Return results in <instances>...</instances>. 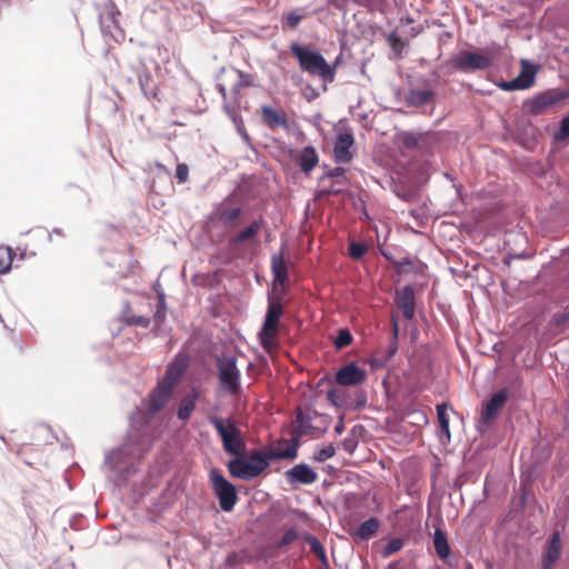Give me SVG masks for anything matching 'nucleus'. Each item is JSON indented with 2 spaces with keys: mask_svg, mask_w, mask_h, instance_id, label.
Here are the masks:
<instances>
[{
  "mask_svg": "<svg viewBox=\"0 0 569 569\" xmlns=\"http://www.w3.org/2000/svg\"><path fill=\"white\" fill-rule=\"evenodd\" d=\"M149 82H150V77L149 76H143V77H139V83H140V87L144 93V96L149 99H157L158 98V90L157 88L153 86V87H149Z\"/></svg>",
  "mask_w": 569,
  "mask_h": 569,
  "instance_id": "nucleus-36",
  "label": "nucleus"
},
{
  "mask_svg": "<svg viewBox=\"0 0 569 569\" xmlns=\"http://www.w3.org/2000/svg\"><path fill=\"white\" fill-rule=\"evenodd\" d=\"M199 397V392L193 389L190 393L184 396L181 401L178 409V418L181 420H188L194 410L196 401Z\"/></svg>",
  "mask_w": 569,
  "mask_h": 569,
  "instance_id": "nucleus-25",
  "label": "nucleus"
},
{
  "mask_svg": "<svg viewBox=\"0 0 569 569\" xmlns=\"http://www.w3.org/2000/svg\"><path fill=\"white\" fill-rule=\"evenodd\" d=\"M53 232H54V233H57V234H59V236H61V234H62V233H61V231H60L59 229H54V230H53Z\"/></svg>",
  "mask_w": 569,
  "mask_h": 569,
  "instance_id": "nucleus-53",
  "label": "nucleus"
},
{
  "mask_svg": "<svg viewBox=\"0 0 569 569\" xmlns=\"http://www.w3.org/2000/svg\"><path fill=\"white\" fill-rule=\"evenodd\" d=\"M366 370L350 362L341 367L336 373V382L343 387L357 386L366 380Z\"/></svg>",
  "mask_w": 569,
  "mask_h": 569,
  "instance_id": "nucleus-12",
  "label": "nucleus"
},
{
  "mask_svg": "<svg viewBox=\"0 0 569 569\" xmlns=\"http://www.w3.org/2000/svg\"><path fill=\"white\" fill-rule=\"evenodd\" d=\"M266 456V460H281L289 459L293 460L298 456V439L292 438L290 440L283 439L278 441L277 443L269 447V449L263 452Z\"/></svg>",
  "mask_w": 569,
  "mask_h": 569,
  "instance_id": "nucleus-10",
  "label": "nucleus"
},
{
  "mask_svg": "<svg viewBox=\"0 0 569 569\" xmlns=\"http://www.w3.org/2000/svg\"><path fill=\"white\" fill-rule=\"evenodd\" d=\"M555 137L557 140H565L569 138V116L562 119L561 127Z\"/></svg>",
  "mask_w": 569,
  "mask_h": 569,
  "instance_id": "nucleus-44",
  "label": "nucleus"
},
{
  "mask_svg": "<svg viewBox=\"0 0 569 569\" xmlns=\"http://www.w3.org/2000/svg\"><path fill=\"white\" fill-rule=\"evenodd\" d=\"M305 540L309 545L310 551L315 553L322 562H327L326 551L319 539L315 536L307 535Z\"/></svg>",
  "mask_w": 569,
  "mask_h": 569,
  "instance_id": "nucleus-29",
  "label": "nucleus"
},
{
  "mask_svg": "<svg viewBox=\"0 0 569 569\" xmlns=\"http://www.w3.org/2000/svg\"><path fill=\"white\" fill-rule=\"evenodd\" d=\"M263 226V219L260 218L259 220L253 221L250 223L246 229L237 233L234 237L230 239V243L233 246H238L240 243H243L248 240H251L254 238L262 229Z\"/></svg>",
  "mask_w": 569,
  "mask_h": 569,
  "instance_id": "nucleus-23",
  "label": "nucleus"
},
{
  "mask_svg": "<svg viewBox=\"0 0 569 569\" xmlns=\"http://www.w3.org/2000/svg\"><path fill=\"white\" fill-rule=\"evenodd\" d=\"M566 97L567 94L565 92L553 90L539 93L530 101V113L533 116L542 114L545 111L563 100Z\"/></svg>",
  "mask_w": 569,
  "mask_h": 569,
  "instance_id": "nucleus-11",
  "label": "nucleus"
},
{
  "mask_svg": "<svg viewBox=\"0 0 569 569\" xmlns=\"http://www.w3.org/2000/svg\"><path fill=\"white\" fill-rule=\"evenodd\" d=\"M536 69L527 60L521 61L520 73L510 81H501L499 88L505 91L529 89L535 83Z\"/></svg>",
  "mask_w": 569,
  "mask_h": 569,
  "instance_id": "nucleus-8",
  "label": "nucleus"
},
{
  "mask_svg": "<svg viewBox=\"0 0 569 569\" xmlns=\"http://www.w3.org/2000/svg\"><path fill=\"white\" fill-rule=\"evenodd\" d=\"M261 117L263 122L271 129L288 128V118L286 112L278 111L269 106L261 108Z\"/></svg>",
  "mask_w": 569,
  "mask_h": 569,
  "instance_id": "nucleus-18",
  "label": "nucleus"
},
{
  "mask_svg": "<svg viewBox=\"0 0 569 569\" xmlns=\"http://www.w3.org/2000/svg\"><path fill=\"white\" fill-rule=\"evenodd\" d=\"M398 336H399V326H398L396 317L393 316L392 317V338H391V342H390L386 353L382 357L376 359L377 362H379L380 365H383V363L389 361L395 356V353L398 350V345H397Z\"/></svg>",
  "mask_w": 569,
  "mask_h": 569,
  "instance_id": "nucleus-27",
  "label": "nucleus"
},
{
  "mask_svg": "<svg viewBox=\"0 0 569 569\" xmlns=\"http://www.w3.org/2000/svg\"><path fill=\"white\" fill-rule=\"evenodd\" d=\"M282 315L283 308L280 300L269 298L264 321L258 335L261 346L267 351L276 345V339L279 335L280 318Z\"/></svg>",
  "mask_w": 569,
  "mask_h": 569,
  "instance_id": "nucleus-5",
  "label": "nucleus"
},
{
  "mask_svg": "<svg viewBox=\"0 0 569 569\" xmlns=\"http://www.w3.org/2000/svg\"><path fill=\"white\" fill-rule=\"evenodd\" d=\"M209 422L214 427L221 438L223 450L233 456H240L246 449L241 437V430L234 425L231 418L210 416Z\"/></svg>",
  "mask_w": 569,
  "mask_h": 569,
  "instance_id": "nucleus-2",
  "label": "nucleus"
},
{
  "mask_svg": "<svg viewBox=\"0 0 569 569\" xmlns=\"http://www.w3.org/2000/svg\"><path fill=\"white\" fill-rule=\"evenodd\" d=\"M188 363H189L188 356H182V355L176 356L173 361L167 368V371L162 379V382L174 388V386L179 382L183 372L188 368Z\"/></svg>",
  "mask_w": 569,
  "mask_h": 569,
  "instance_id": "nucleus-16",
  "label": "nucleus"
},
{
  "mask_svg": "<svg viewBox=\"0 0 569 569\" xmlns=\"http://www.w3.org/2000/svg\"><path fill=\"white\" fill-rule=\"evenodd\" d=\"M561 539L560 533L558 531L553 532L543 557V569H551L555 562L559 559L561 553Z\"/></svg>",
  "mask_w": 569,
  "mask_h": 569,
  "instance_id": "nucleus-21",
  "label": "nucleus"
},
{
  "mask_svg": "<svg viewBox=\"0 0 569 569\" xmlns=\"http://www.w3.org/2000/svg\"><path fill=\"white\" fill-rule=\"evenodd\" d=\"M437 416L442 432L450 437L449 418L447 415V406L445 403L437 406Z\"/></svg>",
  "mask_w": 569,
  "mask_h": 569,
  "instance_id": "nucleus-33",
  "label": "nucleus"
},
{
  "mask_svg": "<svg viewBox=\"0 0 569 569\" xmlns=\"http://www.w3.org/2000/svg\"><path fill=\"white\" fill-rule=\"evenodd\" d=\"M166 309H167V306H166V296L163 292L159 291L158 292V308H157V311L154 313V320L157 323H162L164 321V318H166Z\"/></svg>",
  "mask_w": 569,
  "mask_h": 569,
  "instance_id": "nucleus-37",
  "label": "nucleus"
},
{
  "mask_svg": "<svg viewBox=\"0 0 569 569\" xmlns=\"http://www.w3.org/2000/svg\"><path fill=\"white\" fill-rule=\"evenodd\" d=\"M380 527L377 518H370L362 522L353 532V536L360 540H369Z\"/></svg>",
  "mask_w": 569,
  "mask_h": 569,
  "instance_id": "nucleus-26",
  "label": "nucleus"
},
{
  "mask_svg": "<svg viewBox=\"0 0 569 569\" xmlns=\"http://www.w3.org/2000/svg\"><path fill=\"white\" fill-rule=\"evenodd\" d=\"M403 143L406 147L411 148L418 143V139L415 138L413 136H407L403 140Z\"/></svg>",
  "mask_w": 569,
  "mask_h": 569,
  "instance_id": "nucleus-48",
  "label": "nucleus"
},
{
  "mask_svg": "<svg viewBox=\"0 0 569 569\" xmlns=\"http://www.w3.org/2000/svg\"><path fill=\"white\" fill-rule=\"evenodd\" d=\"M306 17L303 13H298L297 11H289L282 17V29H295L301 20Z\"/></svg>",
  "mask_w": 569,
  "mask_h": 569,
  "instance_id": "nucleus-30",
  "label": "nucleus"
},
{
  "mask_svg": "<svg viewBox=\"0 0 569 569\" xmlns=\"http://www.w3.org/2000/svg\"><path fill=\"white\" fill-rule=\"evenodd\" d=\"M112 9H114V3L113 2L110 3V10H112Z\"/></svg>",
  "mask_w": 569,
  "mask_h": 569,
  "instance_id": "nucleus-54",
  "label": "nucleus"
},
{
  "mask_svg": "<svg viewBox=\"0 0 569 569\" xmlns=\"http://www.w3.org/2000/svg\"><path fill=\"white\" fill-rule=\"evenodd\" d=\"M242 209L239 207H222L218 210V219L222 223H231L240 218Z\"/></svg>",
  "mask_w": 569,
  "mask_h": 569,
  "instance_id": "nucleus-28",
  "label": "nucleus"
},
{
  "mask_svg": "<svg viewBox=\"0 0 569 569\" xmlns=\"http://www.w3.org/2000/svg\"><path fill=\"white\" fill-rule=\"evenodd\" d=\"M340 184V181L333 182L329 188L322 189L320 191V196H330V194H338L341 192V188L337 187Z\"/></svg>",
  "mask_w": 569,
  "mask_h": 569,
  "instance_id": "nucleus-47",
  "label": "nucleus"
},
{
  "mask_svg": "<svg viewBox=\"0 0 569 569\" xmlns=\"http://www.w3.org/2000/svg\"><path fill=\"white\" fill-rule=\"evenodd\" d=\"M550 325L557 328H569V307L566 308L563 311L556 312L550 320Z\"/></svg>",
  "mask_w": 569,
  "mask_h": 569,
  "instance_id": "nucleus-35",
  "label": "nucleus"
},
{
  "mask_svg": "<svg viewBox=\"0 0 569 569\" xmlns=\"http://www.w3.org/2000/svg\"><path fill=\"white\" fill-rule=\"evenodd\" d=\"M452 62L458 70L463 72L485 70L491 66V60L487 56L472 51H461Z\"/></svg>",
  "mask_w": 569,
  "mask_h": 569,
  "instance_id": "nucleus-7",
  "label": "nucleus"
},
{
  "mask_svg": "<svg viewBox=\"0 0 569 569\" xmlns=\"http://www.w3.org/2000/svg\"><path fill=\"white\" fill-rule=\"evenodd\" d=\"M508 399V390L506 388L496 392L485 405L481 411V423L489 425L503 408Z\"/></svg>",
  "mask_w": 569,
  "mask_h": 569,
  "instance_id": "nucleus-14",
  "label": "nucleus"
},
{
  "mask_svg": "<svg viewBox=\"0 0 569 569\" xmlns=\"http://www.w3.org/2000/svg\"><path fill=\"white\" fill-rule=\"evenodd\" d=\"M298 538V532L296 529L291 528V529H288L283 536L281 537L279 543H278V547L279 548H282L284 546H288L290 543H292L296 539Z\"/></svg>",
  "mask_w": 569,
  "mask_h": 569,
  "instance_id": "nucleus-41",
  "label": "nucleus"
},
{
  "mask_svg": "<svg viewBox=\"0 0 569 569\" xmlns=\"http://www.w3.org/2000/svg\"><path fill=\"white\" fill-rule=\"evenodd\" d=\"M345 173H346V169H345V168H342V167H336V168H333V169H331V170L327 171V172L322 176L321 180L323 181V180H325V179H327V178H337V177H342Z\"/></svg>",
  "mask_w": 569,
  "mask_h": 569,
  "instance_id": "nucleus-46",
  "label": "nucleus"
},
{
  "mask_svg": "<svg viewBox=\"0 0 569 569\" xmlns=\"http://www.w3.org/2000/svg\"><path fill=\"white\" fill-rule=\"evenodd\" d=\"M218 91L222 96L224 102H227V89L223 84H218ZM224 108L229 110L228 103L224 104Z\"/></svg>",
  "mask_w": 569,
  "mask_h": 569,
  "instance_id": "nucleus-49",
  "label": "nucleus"
},
{
  "mask_svg": "<svg viewBox=\"0 0 569 569\" xmlns=\"http://www.w3.org/2000/svg\"><path fill=\"white\" fill-rule=\"evenodd\" d=\"M368 249L367 243L352 241L349 244L348 252L353 260H360L368 252Z\"/></svg>",
  "mask_w": 569,
  "mask_h": 569,
  "instance_id": "nucleus-31",
  "label": "nucleus"
},
{
  "mask_svg": "<svg viewBox=\"0 0 569 569\" xmlns=\"http://www.w3.org/2000/svg\"><path fill=\"white\" fill-rule=\"evenodd\" d=\"M336 453V449L332 445L323 447L315 452L313 459L318 462H325L326 460L333 457Z\"/></svg>",
  "mask_w": 569,
  "mask_h": 569,
  "instance_id": "nucleus-39",
  "label": "nucleus"
},
{
  "mask_svg": "<svg viewBox=\"0 0 569 569\" xmlns=\"http://www.w3.org/2000/svg\"><path fill=\"white\" fill-rule=\"evenodd\" d=\"M396 568H397V562H391L388 565L387 569H396Z\"/></svg>",
  "mask_w": 569,
  "mask_h": 569,
  "instance_id": "nucleus-52",
  "label": "nucleus"
},
{
  "mask_svg": "<svg viewBox=\"0 0 569 569\" xmlns=\"http://www.w3.org/2000/svg\"><path fill=\"white\" fill-rule=\"evenodd\" d=\"M291 53L297 58L303 72L321 78L325 82H333L336 66L327 62L321 53L299 43L290 46Z\"/></svg>",
  "mask_w": 569,
  "mask_h": 569,
  "instance_id": "nucleus-1",
  "label": "nucleus"
},
{
  "mask_svg": "<svg viewBox=\"0 0 569 569\" xmlns=\"http://www.w3.org/2000/svg\"><path fill=\"white\" fill-rule=\"evenodd\" d=\"M433 547L437 556L447 565L450 563L451 548L446 532L441 528H436L433 533Z\"/></svg>",
  "mask_w": 569,
  "mask_h": 569,
  "instance_id": "nucleus-20",
  "label": "nucleus"
},
{
  "mask_svg": "<svg viewBox=\"0 0 569 569\" xmlns=\"http://www.w3.org/2000/svg\"><path fill=\"white\" fill-rule=\"evenodd\" d=\"M405 541L401 538L391 539L382 549V557L388 558L403 548Z\"/></svg>",
  "mask_w": 569,
  "mask_h": 569,
  "instance_id": "nucleus-34",
  "label": "nucleus"
},
{
  "mask_svg": "<svg viewBox=\"0 0 569 569\" xmlns=\"http://www.w3.org/2000/svg\"><path fill=\"white\" fill-rule=\"evenodd\" d=\"M307 428H309V425L305 422V417L301 411L297 413V418L295 421V429L299 433V436H302L306 433Z\"/></svg>",
  "mask_w": 569,
  "mask_h": 569,
  "instance_id": "nucleus-45",
  "label": "nucleus"
},
{
  "mask_svg": "<svg viewBox=\"0 0 569 569\" xmlns=\"http://www.w3.org/2000/svg\"><path fill=\"white\" fill-rule=\"evenodd\" d=\"M271 271L274 282L283 284L288 280V268L282 254H273L271 258Z\"/></svg>",
  "mask_w": 569,
  "mask_h": 569,
  "instance_id": "nucleus-24",
  "label": "nucleus"
},
{
  "mask_svg": "<svg viewBox=\"0 0 569 569\" xmlns=\"http://www.w3.org/2000/svg\"><path fill=\"white\" fill-rule=\"evenodd\" d=\"M216 367L221 390L230 396H239L241 392V372L237 367V359L234 357H218Z\"/></svg>",
  "mask_w": 569,
  "mask_h": 569,
  "instance_id": "nucleus-4",
  "label": "nucleus"
},
{
  "mask_svg": "<svg viewBox=\"0 0 569 569\" xmlns=\"http://www.w3.org/2000/svg\"><path fill=\"white\" fill-rule=\"evenodd\" d=\"M405 264L410 266L411 261L409 259H405L402 262H400V266H405Z\"/></svg>",
  "mask_w": 569,
  "mask_h": 569,
  "instance_id": "nucleus-51",
  "label": "nucleus"
},
{
  "mask_svg": "<svg viewBox=\"0 0 569 569\" xmlns=\"http://www.w3.org/2000/svg\"><path fill=\"white\" fill-rule=\"evenodd\" d=\"M436 92L431 89H411L406 96V102L409 107L420 108L431 103Z\"/></svg>",
  "mask_w": 569,
  "mask_h": 569,
  "instance_id": "nucleus-19",
  "label": "nucleus"
},
{
  "mask_svg": "<svg viewBox=\"0 0 569 569\" xmlns=\"http://www.w3.org/2000/svg\"><path fill=\"white\" fill-rule=\"evenodd\" d=\"M355 139L350 132H340L337 136L333 147V159L337 163H348L352 160L353 154L350 149Z\"/></svg>",
  "mask_w": 569,
  "mask_h": 569,
  "instance_id": "nucleus-13",
  "label": "nucleus"
},
{
  "mask_svg": "<svg viewBox=\"0 0 569 569\" xmlns=\"http://www.w3.org/2000/svg\"><path fill=\"white\" fill-rule=\"evenodd\" d=\"M127 322L132 326L148 328L150 325V319L144 316L131 315L128 317Z\"/></svg>",
  "mask_w": 569,
  "mask_h": 569,
  "instance_id": "nucleus-42",
  "label": "nucleus"
},
{
  "mask_svg": "<svg viewBox=\"0 0 569 569\" xmlns=\"http://www.w3.org/2000/svg\"><path fill=\"white\" fill-rule=\"evenodd\" d=\"M238 76H239V81L238 83L233 87V91L236 93H238L240 91V89L244 88V87H250L252 86V80H251V76L248 74V73H244L242 71H238Z\"/></svg>",
  "mask_w": 569,
  "mask_h": 569,
  "instance_id": "nucleus-40",
  "label": "nucleus"
},
{
  "mask_svg": "<svg viewBox=\"0 0 569 569\" xmlns=\"http://www.w3.org/2000/svg\"><path fill=\"white\" fill-rule=\"evenodd\" d=\"M176 177L179 183H184L189 179V167L186 163H179L176 170Z\"/></svg>",
  "mask_w": 569,
  "mask_h": 569,
  "instance_id": "nucleus-43",
  "label": "nucleus"
},
{
  "mask_svg": "<svg viewBox=\"0 0 569 569\" xmlns=\"http://www.w3.org/2000/svg\"><path fill=\"white\" fill-rule=\"evenodd\" d=\"M396 302L407 320H411L415 317L416 298L411 286H405L397 292Z\"/></svg>",
  "mask_w": 569,
  "mask_h": 569,
  "instance_id": "nucleus-17",
  "label": "nucleus"
},
{
  "mask_svg": "<svg viewBox=\"0 0 569 569\" xmlns=\"http://www.w3.org/2000/svg\"><path fill=\"white\" fill-rule=\"evenodd\" d=\"M209 478L221 510L226 512L232 511L238 501L236 487L224 478L218 468L210 470Z\"/></svg>",
  "mask_w": 569,
  "mask_h": 569,
  "instance_id": "nucleus-6",
  "label": "nucleus"
},
{
  "mask_svg": "<svg viewBox=\"0 0 569 569\" xmlns=\"http://www.w3.org/2000/svg\"><path fill=\"white\" fill-rule=\"evenodd\" d=\"M352 342V335L348 329H341L335 339V346L337 349H342Z\"/></svg>",
  "mask_w": 569,
  "mask_h": 569,
  "instance_id": "nucleus-38",
  "label": "nucleus"
},
{
  "mask_svg": "<svg viewBox=\"0 0 569 569\" xmlns=\"http://www.w3.org/2000/svg\"><path fill=\"white\" fill-rule=\"evenodd\" d=\"M319 162L316 149L311 146L305 147L299 156L298 163L302 172L308 174Z\"/></svg>",
  "mask_w": 569,
  "mask_h": 569,
  "instance_id": "nucleus-22",
  "label": "nucleus"
},
{
  "mask_svg": "<svg viewBox=\"0 0 569 569\" xmlns=\"http://www.w3.org/2000/svg\"><path fill=\"white\" fill-rule=\"evenodd\" d=\"M173 388L167 383L160 381L157 387L149 393L148 398V411L150 413H157L160 411L169 401Z\"/></svg>",
  "mask_w": 569,
  "mask_h": 569,
  "instance_id": "nucleus-15",
  "label": "nucleus"
},
{
  "mask_svg": "<svg viewBox=\"0 0 569 569\" xmlns=\"http://www.w3.org/2000/svg\"><path fill=\"white\" fill-rule=\"evenodd\" d=\"M13 253L9 247H0V273H6L12 263Z\"/></svg>",
  "mask_w": 569,
  "mask_h": 569,
  "instance_id": "nucleus-32",
  "label": "nucleus"
},
{
  "mask_svg": "<svg viewBox=\"0 0 569 569\" xmlns=\"http://www.w3.org/2000/svg\"><path fill=\"white\" fill-rule=\"evenodd\" d=\"M336 391L335 390H329L328 393H327V398L335 405H337L336 402Z\"/></svg>",
  "mask_w": 569,
  "mask_h": 569,
  "instance_id": "nucleus-50",
  "label": "nucleus"
},
{
  "mask_svg": "<svg viewBox=\"0 0 569 569\" xmlns=\"http://www.w3.org/2000/svg\"><path fill=\"white\" fill-rule=\"evenodd\" d=\"M269 467L263 451L254 450L248 459L236 458L228 462L230 475L239 479H253Z\"/></svg>",
  "mask_w": 569,
  "mask_h": 569,
  "instance_id": "nucleus-3",
  "label": "nucleus"
},
{
  "mask_svg": "<svg viewBox=\"0 0 569 569\" xmlns=\"http://www.w3.org/2000/svg\"><path fill=\"white\" fill-rule=\"evenodd\" d=\"M287 482L292 488L311 485L318 480V473L307 463H299L284 472Z\"/></svg>",
  "mask_w": 569,
  "mask_h": 569,
  "instance_id": "nucleus-9",
  "label": "nucleus"
}]
</instances>
